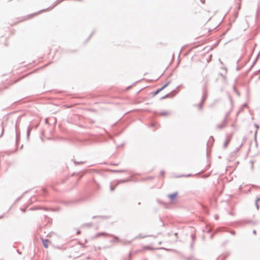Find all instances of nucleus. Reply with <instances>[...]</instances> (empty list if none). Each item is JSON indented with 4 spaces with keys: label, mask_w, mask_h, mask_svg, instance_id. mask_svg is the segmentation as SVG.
Segmentation results:
<instances>
[{
    "label": "nucleus",
    "mask_w": 260,
    "mask_h": 260,
    "mask_svg": "<svg viewBox=\"0 0 260 260\" xmlns=\"http://www.w3.org/2000/svg\"><path fill=\"white\" fill-rule=\"evenodd\" d=\"M164 174H165V171H161V172H160V174L161 175H164Z\"/></svg>",
    "instance_id": "23"
},
{
    "label": "nucleus",
    "mask_w": 260,
    "mask_h": 260,
    "mask_svg": "<svg viewBox=\"0 0 260 260\" xmlns=\"http://www.w3.org/2000/svg\"><path fill=\"white\" fill-rule=\"evenodd\" d=\"M190 176V174H188L187 175L185 176V177H189ZM181 176H184V175H182Z\"/></svg>",
    "instance_id": "27"
},
{
    "label": "nucleus",
    "mask_w": 260,
    "mask_h": 260,
    "mask_svg": "<svg viewBox=\"0 0 260 260\" xmlns=\"http://www.w3.org/2000/svg\"><path fill=\"white\" fill-rule=\"evenodd\" d=\"M192 259V257H189L187 258V260H191Z\"/></svg>",
    "instance_id": "31"
},
{
    "label": "nucleus",
    "mask_w": 260,
    "mask_h": 260,
    "mask_svg": "<svg viewBox=\"0 0 260 260\" xmlns=\"http://www.w3.org/2000/svg\"><path fill=\"white\" fill-rule=\"evenodd\" d=\"M256 133H257V131H255V135H254L255 138H256Z\"/></svg>",
    "instance_id": "29"
},
{
    "label": "nucleus",
    "mask_w": 260,
    "mask_h": 260,
    "mask_svg": "<svg viewBox=\"0 0 260 260\" xmlns=\"http://www.w3.org/2000/svg\"><path fill=\"white\" fill-rule=\"evenodd\" d=\"M159 115L161 116H167L169 115V113L166 111L164 112H161L159 113Z\"/></svg>",
    "instance_id": "11"
},
{
    "label": "nucleus",
    "mask_w": 260,
    "mask_h": 260,
    "mask_svg": "<svg viewBox=\"0 0 260 260\" xmlns=\"http://www.w3.org/2000/svg\"><path fill=\"white\" fill-rule=\"evenodd\" d=\"M114 171L115 172H125V171L122 170H115V171Z\"/></svg>",
    "instance_id": "17"
},
{
    "label": "nucleus",
    "mask_w": 260,
    "mask_h": 260,
    "mask_svg": "<svg viewBox=\"0 0 260 260\" xmlns=\"http://www.w3.org/2000/svg\"><path fill=\"white\" fill-rule=\"evenodd\" d=\"M74 162L75 165H80V164H83L84 162V161H76L75 160H74Z\"/></svg>",
    "instance_id": "15"
},
{
    "label": "nucleus",
    "mask_w": 260,
    "mask_h": 260,
    "mask_svg": "<svg viewBox=\"0 0 260 260\" xmlns=\"http://www.w3.org/2000/svg\"><path fill=\"white\" fill-rule=\"evenodd\" d=\"M246 140H247V137H244L243 138V142H242L240 147H241L242 146V145H243V144H244L246 142Z\"/></svg>",
    "instance_id": "12"
},
{
    "label": "nucleus",
    "mask_w": 260,
    "mask_h": 260,
    "mask_svg": "<svg viewBox=\"0 0 260 260\" xmlns=\"http://www.w3.org/2000/svg\"><path fill=\"white\" fill-rule=\"evenodd\" d=\"M101 236H109L112 237H113L114 239L111 240L110 241L111 242H121V240L119 239V237H118L117 236H114L112 234H108L105 232H102V233L96 234L94 236V238H98Z\"/></svg>",
    "instance_id": "1"
},
{
    "label": "nucleus",
    "mask_w": 260,
    "mask_h": 260,
    "mask_svg": "<svg viewBox=\"0 0 260 260\" xmlns=\"http://www.w3.org/2000/svg\"><path fill=\"white\" fill-rule=\"evenodd\" d=\"M170 84V82H167L162 87H161L160 88L156 90L155 92L153 93V95H155L157 94L160 91H161L162 89H164L165 88H166L168 85Z\"/></svg>",
    "instance_id": "3"
},
{
    "label": "nucleus",
    "mask_w": 260,
    "mask_h": 260,
    "mask_svg": "<svg viewBox=\"0 0 260 260\" xmlns=\"http://www.w3.org/2000/svg\"><path fill=\"white\" fill-rule=\"evenodd\" d=\"M115 186H111V187H110V189H111V190L112 191H114V189H115Z\"/></svg>",
    "instance_id": "18"
},
{
    "label": "nucleus",
    "mask_w": 260,
    "mask_h": 260,
    "mask_svg": "<svg viewBox=\"0 0 260 260\" xmlns=\"http://www.w3.org/2000/svg\"><path fill=\"white\" fill-rule=\"evenodd\" d=\"M15 133H16V144H17L18 141L20 139V134L18 133L16 128H15Z\"/></svg>",
    "instance_id": "8"
},
{
    "label": "nucleus",
    "mask_w": 260,
    "mask_h": 260,
    "mask_svg": "<svg viewBox=\"0 0 260 260\" xmlns=\"http://www.w3.org/2000/svg\"><path fill=\"white\" fill-rule=\"evenodd\" d=\"M237 70H240V68H238V67H237Z\"/></svg>",
    "instance_id": "32"
},
{
    "label": "nucleus",
    "mask_w": 260,
    "mask_h": 260,
    "mask_svg": "<svg viewBox=\"0 0 260 260\" xmlns=\"http://www.w3.org/2000/svg\"><path fill=\"white\" fill-rule=\"evenodd\" d=\"M194 237H195V236L193 235H191V238L192 239V240H194Z\"/></svg>",
    "instance_id": "25"
},
{
    "label": "nucleus",
    "mask_w": 260,
    "mask_h": 260,
    "mask_svg": "<svg viewBox=\"0 0 260 260\" xmlns=\"http://www.w3.org/2000/svg\"><path fill=\"white\" fill-rule=\"evenodd\" d=\"M230 141H231V137L229 136H227L226 140H225L224 144H223V147L224 148H225L227 147V146L229 144Z\"/></svg>",
    "instance_id": "4"
},
{
    "label": "nucleus",
    "mask_w": 260,
    "mask_h": 260,
    "mask_svg": "<svg viewBox=\"0 0 260 260\" xmlns=\"http://www.w3.org/2000/svg\"><path fill=\"white\" fill-rule=\"evenodd\" d=\"M207 96V93H204L203 95V97H202V101H201V103L200 104V105H199V108L200 109H202V105H203V102L206 99V98Z\"/></svg>",
    "instance_id": "6"
},
{
    "label": "nucleus",
    "mask_w": 260,
    "mask_h": 260,
    "mask_svg": "<svg viewBox=\"0 0 260 260\" xmlns=\"http://www.w3.org/2000/svg\"><path fill=\"white\" fill-rule=\"evenodd\" d=\"M42 241L43 245L44 247L46 248H48V243H50V241L48 239H42Z\"/></svg>",
    "instance_id": "5"
},
{
    "label": "nucleus",
    "mask_w": 260,
    "mask_h": 260,
    "mask_svg": "<svg viewBox=\"0 0 260 260\" xmlns=\"http://www.w3.org/2000/svg\"><path fill=\"white\" fill-rule=\"evenodd\" d=\"M170 93H168V94H167L166 95H165V96H162L160 99L161 100H162V99H166L167 98H168V97H170Z\"/></svg>",
    "instance_id": "14"
},
{
    "label": "nucleus",
    "mask_w": 260,
    "mask_h": 260,
    "mask_svg": "<svg viewBox=\"0 0 260 260\" xmlns=\"http://www.w3.org/2000/svg\"><path fill=\"white\" fill-rule=\"evenodd\" d=\"M131 87V86H129L127 87V89H129Z\"/></svg>",
    "instance_id": "34"
},
{
    "label": "nucleus",
    "mask_w": 260,
    "mask_h": 260,
    "mask_svg": "<svg viewBox=\"0 0 260 260\" xmlns=\"http://www.w3.org/2000/svg\"><path fill=\"white\" fill-rule=\"evenodd\" d=\"M32 127L31 126H29L27 129V137L29 139V137L30 135V131H31Z\"/></svg>",
    "instance_id": "10"
},
{
    "label": "nucleus",
    "mask_w": 260,
    "mask_h": 260,
    "mask_svg": "<svg viewBox=\"0 0 260 260\" xmlns=\"http://www.w3.org/2000/svg\"><path fill=\"white\" fill-rule=\"evenodd\" d=\"M229 113H227L225 115V116L222 122L221 123L218 124L216 125V128L218 129H221L225 126L226 123L227 122V118L229 116Z\"/></svg>",
    "instance_id": "2"
},
{
    "label": "nucleus",
    "mask_w": 260,
    "mask_h": 260,
    "mask_svg": "<svg viewBox=\"0 0 260 260\" xmlns=\"http://www.w3.org/2000/svg\"><path fill=\"white\" fill-rule=\"evenodd\" d=\"M255 206L256 207L257 210H258L259 209V206H258V203H255Z\"/></svg>",
    "instance_id": "19"
},
{
    "label": "nucleus",
    "mask_w": 260,
    "mask_h": 260,
    "mask_svg": "<svg viewBox=\"0 0 260 260\" xmlns=\"http://www.w3.org/2000/svg\"><path fill=\"white\" fill-rule=\"evenodd\" d=\"M127 181H128L127 180H121L118 181V183H124V182H127Z\"/></svg>",
    "instance_id": "16"
},
{
    "label": "nucleus",
    "mask_w": 260,
    "mask_h": 260,
    "mask_svg": "<svg viewBox=\"0 0 260 260\" xmlns=\"http://www.w3.org/2000/svg\"><path fill=\"white\" fill-rule=\"evenodd\" d=\"M253 233L254 234H256V231H255V230H253Z\"/></svg>",
    "instance_id": "28"
},
{
    "label": "nucleus",
    "mask_w": 260,
    "mask_h": 260,
    "mask_svg": "<svg viewBox=\"0 0 260 260\" xmlns=\"http://www.w3.org/2000/svg\"><path fill=\"white\" fill-rule=\"evenodd\" d=\"M0 130L1 131V134L0 135V137H1L3 134L4 133V127L0 125Z\"/></svg>",
    "instance_id": "13"
},
{
    "label": "nucleus",
    "mask_w": 260,
    "mask_h": 260,
    "mask_svg": "<svg viewBox=\"0 0 260 260\" xmlns=\"http://www.w3.org/2000/svg\"><path fill=\"white\" fill-rule=\"evenodd\" d=\"M221 70H222L224 72V73H220V75L224 79H225V74H226V72H227V69L226 68H221Z\"/></svg>",
    "instance_id": "9"
},
{
    "label": "nucleus",
    "mask_w": 260,
    "mask_h": 260,
    "mask_svg": "<svg viewBox=\"0 0 260 260\" xmlns=\"http://www.w3.org/2000/svg\"><path fill=\"white\" fill-rule=\"evenodd\" d=\"M101 217V216H94L92 217V218H100Z\"/></svg>",
    "instance_id": "21"
},
{
    "label": "nucleus",
    "mask_w": 260,
    "mask_h": 260,
    "mask_svg": "<svg viewBox=\"0 0 260 260\" xmlns=\"http://www.w3.org/2000/svg\"><path fill=\"white\" fill-rule=\"evenodd\" d=\"M215 219H217L218 218V216H217V215H216V216H215Z\"/></svg>",
    "instance_id": "30"
},
{
    "label": "nucleus",
    "mask_w": 260,
    "mask_h": 260,
    "mask_svg": "<svg viewBox=\"0 0 260 260\" xmlns=\"http://www.w3.org/2000/svg\"><path fill=\"white\" fill-rule=\"evenodd\" d=\"M2 217V216H0V219H1Z\"/></svg>",
    "instance_id": "35"
},
{
    "label": "nucleus",
    "mask_w": 260,
    "mask_h": 260,
    "mask_svg": "<svg viewBox=\"0 0 260 260\" xmlns=\"http://www.w3.org/2000/svg\"><path fill=\"white\" fill-rule=\"evenodd\" d=\"M87 225L88 226H91L92 225V223H87Z\"/></svg>",
    "instance_id": "24"
},
{
    "label": "nucleus",
    "mask_w": 260,
    "mask_h": 260,
    "mask_svg": "<svg viewBox=\"0 0 260 260\" xmlns=\"http://www.w3.org/2000/svg\"><path fill=\"white\" fill-rule=\"evenodd\" d=\"M178 194L177 192H173V193L170 194L168 196V197L171 200H173L176 197Z\"/></svg>",
    "instance_id": "7"
},
{
    "label": "nucleus",
    "mask_w": 260,
    "mask_h": 260,
    "mask_svg": "<svg viewBox=\"0 0 260 260\" xmlns=\"http://www.w3.org/2000/svg\"><path fill=\"white\" fill-rule=\"evenodd\" d=\"M260 201V198H257L256 199V200H255V203H258V201Z\"/></svg>",
    "instance_id": "20"
},
{
    "label": "nucleus",
    "mask_w": 260,
    "mask_h": 260,
    "mask_svg": "<svg viewBox=\"0 0 260 260\" xmlns=\"http://www.w3.org/2000/svg\"><path fill=\"white\" fill-rule=\"evenodd\" d=\"M145 249H151L152 248L149 247H148V246H147V247H145Z\"/></svg>",
    "instance_id": "22"
},
{
    "label": "nucleus",
    "mask_w": 260,
    "mask_h": 260,
    "mask_svg": "<svg viewBox=\"0 0 260 260\" xmlns=\"http://www.w3.org/2000/svg\"><path fill=\"white\" fill-rule=\"evenodd\" d=\"M48 122V120L46 119V122L47 123Z\"/></svg>",
    "instance_id": "33"
},
{
    "label": "nucleus",
    "mask_w": 260,
    "mask_h": 260,
    "mask_svg": "<svg viewBox=\"0 0 260 260\" xmlns=\"http://www.w3.org/2000/svg\"><path fill=\"white\" fill-rule=\"evenodd\" d=\"M80 233H81V232H80V231H78L77 232V234L78 235H79Z\"/></svg>",
    "instance_id": "26"
}]
</instances>
